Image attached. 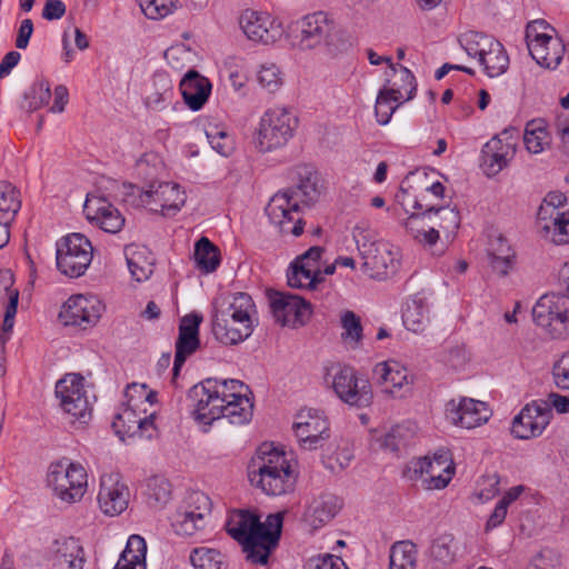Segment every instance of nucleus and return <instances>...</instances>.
I'll list each match as a JSON object with an SVG mask.
<instances>
[{
    "instance_id": "obj_1",
    "label": "nucleus",
    "mask_w": 569,
    "mask_h": 569,
    "mask_svg": "<svg viewBox=\"0 0 569 569\" xmlns=\"http://www.w3.org/2000/svg\"><path fill=\"white\" fill-rule=\"evenodd\" d=\"M282 527L280 513L269 515L264 522L248 510L229 513L226 530L240 543L246 558L253 565H267L271 551L277 547Z\"/></svg>"
},
{
    "instance_id": "obj_2",
    "label": "nucleus",
    "mask_w": 569,
    "mask_h": 569,
    "mask_svg": "<svg viewBox=\"0 0 569 569\" xmlns=\"http://www.w3.org/2000/svg\"><path fill=\"white\" fill-rule=\"evenodd\" d=\"M248 478L266 495L281 496L293 490L297 477L286 453L263 443L248 466Z\"/></svg>"
},
{
    "instance_id": "obj_3",
    "label": "nucleus",
    "mask_w": 569,
    "mask_h": 569,
    "mask_svg": "<svg viewBox=\"0 0 569 569\" xmlns=\"http://www.w3.org/2000/svg\"><path fill=\"white\" fill-rule=\"evenodd\" d=\"M257 309L246 292H237L230 297L227 307L214 311L212 332L223 345H237L249 338L257 325Z\"/></svg>"
},
{
    "instance_id": "obj_4",
    "label": "nucleus",
    "mask_w": 569,
    "mask_h": 569,
    "mask_svg": "<svg viewBox=\"0 0 569 569\" xmlns=\"http://www.w3.org/2000/svg\"><path fill=\"white\" fill-rule=\"evenodd\" d=\"M241 387L242 382L240 380L212 378L192 386L188 391V400L191 402L194 420L211 425L214 420L220 419L227 391H236L237 388Z\"/></svg>"
},
{
    "instance_id": "obj_5",
    "label": "nucleus",
    "mask_w": 569,
    "mask_h": 569,
    "mask_svg": "<svg viewBox=\"0 0 569 569\" xmlns=\"http://www.w3.org/2000/svg\"><path fill=\"white\" fill-rule=\"evenodd\" d=\"M298 127L297 117L284 107L269 108L260 118L253 142L260 152L284 147Z\"/></svg>"
},
{
    "instance_id": "obj_6",
    "label": "nucleus",
    "mask_w": 569,
    "mask_h": 569,
    "mask_svg": "<svg viewBox=\"0 0 569 569\" xmlns=\"http://www.w3.org/2000/svg\"><path fill=\"white\" fill-rule=\"evenodd\" d=\"M459 43L470 58L478 59L488 77H499L507 71L509 56L502 43L493 37L477 31H468L459 37Z\"/></svg>"
},
{
    "instance_id": "obj_7",
    "label": "nucleus",
    "mask_w": 569,
    "mask_h": 569,
    "mask_svg": "<svg viewBox=\"0 0 569 569\" xmlns=\"http://www.w3.org/2000/svg\"><path fill=\"white\" fill-rule=\"evenodd\" d=\"M325 382L342 402L351 407L366 408L372 403L373 392L369 380L359 377L350 366H332L327 370Z\"/></svg>"
},
{
    "instance_id": "obj_8",
    "label": "nucleus",
    "mask_w": 569,
    "mask_h": 569,
    "mask_svg": "<svg viewBox=\"0 0 569 569\" xmlns=\"http://www.w3.org/2000/svg\"><path fill=\"white\" fill-rule=\"evenodd\" d=\"M456 472L455 463L446 450L432 457H422L408 462L405 476L412 481H421L427 490L445 489Z\"/></svg>"
},
{
    "instance_id": "obj_9",
    "label": "nucleus",
    "mask_w": 569,
    "mask_h": 569,
    "mask_svg": "<svg viewBox=\"0 0 569 569\" xmlns=\"http://www.w3.org/2000/svg\"><path fill=\"white\" fill-rule=\"evenodd\" d=\"M47 483L56 497L73 503L84 496L88 475L80 463L61 460L49 466Z\"/></svg>"
},
{
    "instance_id": "obj_10",
    "label": "nucleus",
    "mask_w": 569,
    "mask_h": 569,
    "mask_svg": "<svg viewBox=\"0 0 569 569\" xmlns=\"http://www.w3.org/2000/svg\"><path fill=\"white\" fill-rule=\"evenodd\" d=\"M296 27L300 32L297 46L301 50L325 46L331 51L332 48H337V40L342 33L335 20L325 11L303 16L296 22Z\"/></svg>"
},
{
    "instance_id": "obj_11",
    "label": "nucleus",
    "mask_w": 569,
    "mask_h": 569,
    "mask_svg": "<svg viewBox=\"0 0 569 569\" xmlns=\"http://www.w3.org/2000/svg\"><path fill=\"white\" fill-rule=\"evenodd\" d=\"M92 254V244L84 234H68L57 242V268L69 278H78L90 266Z\"/></svg>"
},
{
    "instance_id": "obj_12",
    "label": "nucleus",
    "mask_w": 569,
    "mask_h": 569,
    "mask_svg": "<svg viewBox=\"0 0 569 569\" xmlns=\"http://www.w3.org/2000/svg\"><path fill=\"white\" fill-rule=\"evenodd\" d=\"M532 316L535 322L552 338L562 339L569 335V298L565 295H543L536 302Z\"/></svg>"
},
{
    "instance_id": "obj_13",
    "label": "nucleus",
    "mask_w": 569,
    "mask_h": 569,
    "mask_svg": "<svg viewBox=\"0 0 569 569\" xmlns=\"http://www.w3.org/2000/svg\"><path fill=\"white\" fill-rule=\"evenodd\" d=\"M54 392L62 411L70 417L72 422H88L91 418V407L81 375L67 373L56 383Z\"/></svg>"
},
{
    "instance_id": "obj_14",
    "label": "nucleus",
    "mask_w": 569,
    "mask_h": 569,
    "mask_svg": "<svg viewBox=\"0 0 569 569\" xmlns=\"http://www.w3.org/2000/svg\"><path fill=\"white\" fill-rule=\"evenodd\" d=\"M301 208L300 199H297L291 192L281 190L271 197L264 210L270 223L277 227L281 233L299 237L305 228Z\"/></svg>"
},
{
    "instance_id": "obj_15",
    "label": "nucleus",
    "mask_w": 569,
    "mask_h": 569,
    "mask_svg": "<svg viewBox=\"0 0 569 569\" xmlns=\"http://www.w3.org/2000/svg\"><path fill=\"white\" fill-rule=\"evenodd\" d=\"M210 512L209 497L201 491L190 492L171 516V526L178 535L192 536L204 528Z\"/></svg>"
},
{
    "instance_id": "obj_16",
    "label": "nucleus",
    "mask_w": 569,
    "mask_h": 569,
    "mask_svg": "<svg viewBox=\"0 0 569 569\" xmlns=\"http://www.w3.org/2000/svg\"><path fill=\"white\" fill-rule=\"evenodd\" d=\"M515 132L517 133L515 129L505 130L482 147L480 167L487 177L498 174L513 159L517 151Z\"/></svg>"
},
{
    "instance_id": "obj_17",
    "label": "nucleus",
    "mask_w": 569,
    "mask_h": 569,
    "mask_svg": "<svg viewBox=\"0 0 569 569\" xmlns=\"http://www.w3.org/2000/svg\"><path fill=\"white\" fill-rule=\"evenodd\" d=\"M293 430L301 448L316 450L329 438V422L322 411L303 409L293 422Z\"/></svg>"
},
{
    "instance_id": "obj_18",
    "label": "nucleus",
    "mask_w": 569,
    "mask_h": 569,
    "mask_svg": "<svg viewBox=\"0 0 569 569\" xmlns=\"http://www.w3.org/2000/svg\"><path fill=\"white\" fill-rule=\"evenodd\" d=\"M268 297L274 320L281 326H302L311 315V305L297 295L271 291Z\"/></svg>"
},
{
    "instance_id": "obj_19",
    "label": "nucleus",
    "mask_w": 569,
    "mask_h": 569,
    "mask_svg": "<svg viewBox=\"0 0 569 569\" xmlns=\"http://www.w3.org/2000/svg\"><path fill=\"white\" fill-rule=\"evenodd\" d=\"M186 202V193L173 182H160L150 186L149 190L140 193V203L152 212L163 216H174Z\"/></svg>"
},
{
    "instance_id": "obj_20",
    "label": "nucleus",
    "mask_w": 569,
    "mask_h": 569,
    "mask_svg": "<svg viewBox=\"0 0 569 569\" xmlns=\"http://www.w3.org/2000/svg\"><path fill=\"white\" fill-rule=\"evenodd\" d=\"M492 411L483 401L462 397L450 400L446 406V417L455 426L473 429L485 425Z\"/></svg>"
},
{
    "instance_id": "obj_21",
    "label": "nucleus",
    "mask_w": 569,
    "mask_h": 569,
    "mask_svg": "<svg viewBox=\"0 0 569 569\" xmlns=\"http://www.w3.org/2000/svg\"><path fill=\"white\" fill-rule=\"evenodd\" d=\"M239 24L249 40L263 44L274 43L283 33L281 23L267 12L246 10Z\"/></svg>"
},
{
    "instance_id": "obj_22",
    "label": "nucleus",
    "mask_w": 569,
    "mask_h": 569,
    "mask_svg": "<svg viewBox=\"0 0 569 569\" xmlns=\"http://www.w3.org/2000/svg\"><path fill=\"white\" fill-rule=\"evenodd\" d=\"M102 310L103 306L96 297L77 295L64 302L59 316L66 326L86 329L99 321Z\"/></svg>"
},
{
    "instance_id": "obj_23",
    "label": "nucleus",
    "mask_w": 569,
    "mask_h": 569,
    "mask_svg": "<svg viewBox=\"0 0 569 569\" xmlns=\"http://www.w3.org/2000/svg\"><path fill=\"white\" fill-rule=\"evenodd\" d=\"M552 418V411L547 405L528 403L513 418L511 432L518 439L539 437Z\"/></svg>"
},
{
    "instance_id": "obj_24",
    "label": "nucleus",
    "mask_w": 569,
    "mask_h": 569,
    "mask_svg": "<svg viewBox=\"0 0 569 569\" xmlns=\"http://www.w3.org/2000/svg\"><path fill=\"white\" fill-rule=\"evenodd\" d=\"M130 491L118 473L103 475L100 480L98 503L100 510L110 517L122 513L129 503Z\"/></svg>"
},
{
    "instance_id": "obj_25",
    "label": "nucleus",
    "mask_w": 569,
    "mask_h": 569,
    "mask_svg": "<svg viewBox=\"0 0 569 569\" xmlns=\"http://www.w3.org/2000/svg\"><path fill=\"white\" fill-rule=\"evenodd\" d=\"M373 377L386 393L403 398L411 390L412 378L408 369L398 361L379 362L373 368Z\"/></svg>"
},
{
    "instance_id": "obj_26",
    "label": "nucleus",
    "mask_w": 569,
    "mask_h": 569,
    "mask_svg": "<svg viewBox=\"0 0 569 569\" xmlns=\"http://www.w3.org/2000/svg\"><path fill=\"white\" fill-rule=\"evenodd\" d=\"M83 210L87 219L104 232L117 233L124 226L122 213L103 197L88 196Z\"/></svg>"
},
{
    "instance_id": "obj_27",
    "label": "nucleus",
    "mask_w": 569,
    "mask_h": 569,
    "mask_svg": "<svg viewBox=\"0 0 569 569\" xmlns=\"http://www.w3.org/2000/svg\"><path fill=\"white\" fill-rule=\"evenodd\" d=\"M201 321L202 317L198 313L187 315L181 319L172 369L174 376H178L187 358L199 348V326Z\"/></svg>"
},
{
    "instance_id": "obj_28",
    "label": "nucleus",
    "mask_w": 569,
    "mask_h": 569,
    "mask_svg": "<svg viewBox=\"0 0 569 569\" xmlns=\"http://www.w3.org/2000/svg\"><path fill=\"white\" fill-rule=\"evenodd\" d=\"M52 562L58 569H82L84 552L80 541L73 537L56 539L51 548Z\"/></svg>"
},
{
    "instance_id": "obj_29",
    "label": "nucleus",
    "mask_w": 569,
    "mask_h": 569,
    "mask_svg": "<svg viewBox=\"0 0 569 569\" xmlns=\"http://www.w3.org/2000/svg\"><path fill=\"white\" fill-rule=\"evenodd\" d=\"M342 501L332 493H323L315 498L305 511V522L313 530L321 528L336 517Z\"/></svg>"
},
{
    "instance_id": "obj_30",
    "label": "nucleus",
    "mask_w": 569,
    "mask_h": 569,
    "mask_svg": "<svg viewBox=\"0 0 569 569\" xmlns=\"http://www.w3.org/2000/svg\"><path fill=\"white\" fill-rule=\"evenodd\" d=\"M180 91L186 104L191 110L198 111L210 96L211 83L196 70H190L180 81Z\"/></svg>"
},
{
    "instance_id": "obj_31",
    "label": "nucleus",
    "mask_w": 569,
    "mask_h": 569,
    "mask_svg": "<svg viewBox=\"0 0 569 569\" xmlns=\"http://www.w3.org/2000/svg\"><path fill=\"white\" fill-rule=\"evenodd\" d=\"M247 387L242 383L236 391H227L226 401L222 403L221 418L228 419L232 425H243L250 421L252 417L253 405L243 393Z\"/></svg>"
},
{
    "instance_id": "obj_32",
    "label": "nucleus",
    "mask_w": 569,
    "mask_h": 569,
    "mask_svg": "<svg viewBox=\"0 0 569 569\" xmlns=\"http://www.w3.org/2000/svg\"><path fill=\"white\" fill-rule=\"evenodd\" d=\"M385 89L389 93L398 96L402 101H409L413 98L417 90L416 78L412 72L401 64H390L389 71H386Z\"/></svg>"
},
{
    "instance_id": "obj_33",
    "label": "nucleus",
    "mask_w": 569,
    "mask_h": 569,
    "mask_svg": "<svg viewBox=\"0 0 569 569\" xmlns=\"http://www.w3.org/2000/svg\"><path fill=\"white\" fill-rule=\"evenodd\" d=\"M153 421L154 413L140 417L132 409L131 405H129V407L124 408L116 416L112 427L121 439L126 436L133 437L136 435H140L142 437L149 428H153Z\"/></svg>"
},
{
    "instance_id": "obj_34",
    "label": "nucleus",
    "mask_w": 569,
    "mask_h": 569,
    "mask_svg": "<svg viewBox=\"0 0 569 569\" xmlns=\"http://www.w3.org/2000/svg\"><path fill=\"white\" fill-rule=\"evenodd\" d=\"M298 183L295 187L284 189L300 199L301 207H309L315 203L321 193L318 173L308 166L298 168Z\"/></svg>"
},
{
    "instance_id": "obj_35",
    "label": "nucleus",
    "mask_w": 569,
    "mask_h": 569,
    "mask_svg": "<svg viewBox=\"0 0 569 569\" xmlns=\"http://www.w3.org/2000/svg\"><path fill=\"white\" fill-rule=\"evenodd\" d=\"M361 258L363 260L361 270L373 279H381L388 276L389 270L393 271L396 268L395 258L383 242L372 248L370 253H366Z\"/></svg>"
},
{
    "instance_id": "obj_36",
    "label": "nucleus",
    "mask_w": 569,
    "mask_h": 569,
    "mask_svg": "<svg viewBox=\"0 0 569 569\" xmlns=\"http://www.w3.org/2000/svg\"><path fill=\"white\" fill-rule=\"evenodd\" d=\"M124 257L132 278L138 282L149 279L153 273L154 258L148 248L137 244L126 246Z\"/></svg>"
},
{
    "instance_id": "obj_37",
    "label": "nucleus",
    "mask_w": 569,
    "mask_h": 569,
    "mask_svg": "<svg viewBox=\"0 0 569 569\" xmlns=\"http://www.w3.org/2000/svg\"><path fill=\"white\" fill-rule=\"evenodd\" d=\"M407 232L419 243L432 248L437 243V233L431 223L429 208L423 212H412L403 220Z\"/></svg>"
},
{
    "instance_id": "obj_38",
    "label": "nucleus",
    "mask_w": 569,
    "mask_h": 569,
    "mask_svg": "<svg viewBox=\"0 0 569 569\" xmlns=\"http://www.w3.org/2000/svg\"><path fill=\"white\" fill-rule=\"evenodd\" d=\"M458 545L450 533L435 538L429 548V559L432 569H443L457 559Z\"/></svg>"
},
{
    "instance_id": "obj_39",
    "label": "nucleus",
    "mask_w": 569,
    "mask_h": 569,
    "mask_svg": "<svg viewBox=\"0 0 569 569\" xmlns=\"http://www.w3.org/2000/svg\"><path fill=\"white\" fill-rule=\"evenodd\" d=\"M528 50L539 66L556 69L561 62L565 46L559 39L550 37L548 42L533 43Z\"/></svg>"
},
{
    "instance_id": "obj_40",
    "label": "nucleus",
    "mask_w": 569,
    "mask_h": 569,
    "mask_svg": "<svg viewBox=\"0 0 569 569\" xmlns=\"http://www.w3.org/2000/svg\"><path fill=\"white\" fill-rule=\"evenodd\" d=\"M174 96L173 84L169 76L159 72L153 76V91L144 100L148 109L162 111L172 103Z\"/></svg>"
},
{
    "instance_id": "obj_41",
    "label": "nucleus",
    "mask_w": 569,
    "mask_h": 569,
    "mask_svg": "<svg viewBox=\"0 0 569 569\" xmlns=\"http://www.w3.org/2000/svg\"><path fill=\"white\" fill-rule=\"evenodd\" d=\"M146 540L141 536L132 535L113 569H146Z\"/></svg>"
},
{
    "instance_id": "obj_42",
    "label": "nucleus",
    "mask_w": 569,
    "mask_h": 569,
    "mask_svg": "<svg viewBox=\"0 0 569 569\" xmlns=\"http://www.w3.org/2000/svg\"><path fill=\"white\" fill-rule=\"evenodd\" d=\"M405 327L413 332H422L429 322V308L426 299L419 295L412 296L402 312Z\"/></svg>"
},
{
    "instance_id": "obj_43",
    "label": "nucleus",
    "mask_w": 569,
    "mask_h": 569,
    "mask_svg": "<svg viewBox=\"0 0 569 569\" xmlns=\"http://www.w3.org/2000/svg\"><path fill=\"white\" fill-rule=\"evenodd\" d=\"M523 143L528 152L538 154L551 146V136L542 119L527 122L523 132Z\"/></svg>"
},
{
    "instance_id": "obj_44",
    "label": "nucleus",
    "mask_w": 569,
    "mask_h": 569,
    "mask_svg": "<svg viewBox=\"0 0 569 569\" xmlns=\"http://www.w3.org/2000/svg\"><path fill=\"white\" fill-rule=\"evenodd\" d=\"M431 223L439 221V228L442 231L447 242L452 241L458 228L460 227V213L455 208L449 207H430Z\"/></svg>"
},
{
    "instance_id": "obj_45",
    "label": "nucleus",
    "mask_w": 569,
    "mask_h": 569,
    "mask_svg": "<svg viewBox=\"0 0 569 569\" xmlns=\"http://www.w3.org/2000/svg\"><path fill=\"white\" fill-rule=\"evenodd\" d=\"M288 284L291 288L315 290L317 284L323 281L320 273L306 268L297 261H292L287 272Z\"/></svg>"
},
{
    "instance_id": "obj_46",
    "label": "nucleus",
    "mask_w": 569,
    "mask_h": 569,
    "mask_svg": "<svg viewBox=\"0 0 569 569\" xmlns=\"http://www.w3.org/2000/svg\"><path fill=\"white\" fill-rule=\"evenodd\" d=\"M171 485L168 479L154 476L148 479L146 498L150 508L162 509L171 500Z\"/></svg>"
},
{
    "instance_id": "obj_47",
    "label": "nucleus",
    "mask_w": 569,
    "mask_h": 569,
    "mask_svg": "<svg viewBox=\"0 0 569 569\" xmlns=\"http://www.w3.org/2000/svg\"><path fill=\"white\" fill-rule=\"evenodd\" d=\"M21 208L17 189L8 181H0V219L13 221Z\"/></svg>"
},
{
    "instance_id": "obj_48",
    "label": "nucleus",
    "mask_w": 569,
    "mask_h": 569,
    "mask_svg": "<svg viewBox=\"0 0 569 569\" xmlns=\"http://www.w3.org/2000/svg\"><path fill=\"white\" fill-rule=\"evenodd\" d=\"M194 259L198 267L204 272L214 271L220 263L217 247L206 237L196 243Z\"/></svg>"
},
{
    "instance_id": "obj_49",
    "label": "nucleus",
    "mask_w": 569,
    "mask_h": 569,
    "mask_svg": "<svg viewBox=\"0 0 569 569\" xmlns=\"http://www.w3.org/2000/svg\"><path fill=\"white\" fill-rule=\"evenodd\" d=\"M415 435L411 423L397 425L390 429L381 439V447L389 451H399L407 447Z\"/></svg>"
},
{
    "instance_id": "obj_50",
    "label": "nucleus",
    "mask_w": 569,
    "mask_h": 569,
    "mask_svg": "<svg viewBox=\"0 0 569 569\" xmlns=\"http://www.w3.org/2000/svg\"><path fill=\"white\" fill-rule=\"evenodd\" d=\"M51 98L50 83L47 80H37L24 93L22 108L29 112L48 104Z\"/></svg>"
},
{
    "instance_id": "obj_51",
    "label": "nucleus",
    "mask_w": 569,
    "mask_h": 569,
    "mask_svg": "<svg viewBox=\"0 0 569 569\" xmlns=\"http://www.w3.org/2000/svg\"><path fill=\"white\" fill-rule=\"evenodd\" d=\"M341 327L343 329L341 339L351 348H357L362 341V325L360 317L353 311L347 310L341 315Z\"/></svg>"
},
{
    "instance_id": "obj_52",
    "label": "nucleus",
    "mask_w": 569,
    "mask_h": 569,
    "mask_svg": "<svg viewBox=\"0 0 569 569\" xmlns=\"http://www.w3.org/2000/svg\"><path fill=\"white\" fill-rule=\"evenodd\" d=\"M402 102L401 98L389 93L387 89L382 88L378 93L375 106V113L378 123L381 126L388 124L393 112Z\"/></svg>"
},
{
    "instance_id": "obj_53",
    "label": "nucleus",
    "mask_w": 569,
    "mask_h": 569,
    "mask_svg": "<svg viewBox=\"0 0 569 569\" xmlns=\"http://www.w3.org/2000/svg\"><path fill=\"white\" fill-rule=\"evenodd\" d=\"M190 562L194 569H226L224 557L216 549H193Z\"/></svg>"
},
{
    "instance_id": "obj_54",
    "label": "nucleus",
    "mask_w": 569,
    "mask_h": 569,
    "mask_svg": "<svg viewBox=\"0 0 569 569\" xmlns=\"http://www.w3.org/2000/svg\"><path fill=\"white\" fill-rule=\"evenodd\" d=\"M389 560L392 565H406L416 568L417 566V549L410 541H398L391 549Z\"/></svg>"
},
{
    "instance_id": "obj_55",
    "label": "nucleus",
    "mask_w": 569,
    "mask_h": 569,
    "mask_svg": "<svg viewBox=\"0 0 569 569\" xmlns=\"http://www.w3.org/2000/svg\"><path fill=\"white\" fill-rule=\"evenodd\" d=\"M148 19L159 20L169 16L176 8L177 0H138Z\"/></svg>"
},
{
    "instance_id": "obj_56",
    "label": "nucleus",
    "mask_w": 569,
    "mask_h": 569,
    "mask_svg": "<svg viewBox=\"0 0 569 569\" xmlns=\"http://www.w3.org/2000/svg\"><path fill=\"white\" fill-rule=\"evenodd\" d=\"M566 213L567 212H553V209H549L548 207L543 210H538L537 223L546 239L551 241V236H553L557 228L560 227Z\"/></svg>"
},
{
    "instance_id": "obj_57",
    "label": "nucleus",
    "mask_w": 569,
    "mask_h": 569,
    "mask_svg": "<svg viewBox=\"0 0 569 569\" xmlns=\"http://www.w3.org/2000/svg\"><path fill=\"white\" fill-rule=\"evenodd\" d=\"M257 80L269 92L277 91L282 84L280 70L274 63L262 64L258 71Z\"/></svg>"
},
{
    "instance_id": "obj_58",
    "label": "nucleus",
    "mask_w": 569,
    "mask_h": 569,
    "mask_svg": "<svg viewBox=\"0 0 569 569\" xmlns=\"http://www.w3.org/2000/svg\"><path fill=\"white\" fill-rule=\"evenodd\" d=\"M352 237L361 257L366 253H370L372 248L381 243L377 240L375 230L362 224H358L353 228Z\"/></svg>"
},
{
    "instance_id": "obj_59",
    "label": "nucleus",
    "mask_w": 569,
    "mask_h": 569,
    "mask_svg": "<svg viewBox=\"0 0 569 569\" xmlns=\"http://www.w3.org/2000/svg\"><path fill=\"white\" fill-rule=\"evenodd\" d=\"M206 136L212 149H214L219 154H230L232 150V139L224 130L219 129L218 127H212L206 131Z\"/></svg>"
},
{
    "instance_id": "obj_60",
    "label": "nucleus",
    "mask_w": 569,
    "mask_h": 569,
    "mask_svg": "<svg viewBox=\"0 0 569 569\" xmlns=\"http://www.w3.org/2000/svg\"><path fill=\"white\" fill-rule=\"evenodd\" d=\"M549 31H553V29L543 20H535L528 23L526 28V40L528 49L533 43H540L549 40L552 37Z\"/></svg>"
},
{
    "instance_id": "obj_61",
    "label": "nucleus",
    "mask_w": 569,
    "mask_h": 569,
    "mask_svg": "<svg viewBox=\"0 0 569 569\" xmlns=\"http://www.w3.org/2000/svg\"><path fill=\"white\" fill-rule=\"evenodd\" d=\"M14 279L10 270H0V310L7 308L11 300L19 301V290L13 288Z\"/></svg>"
},
{
    "instance_id": "obj_62",
    "label": "nucleus",
    "mask_w": 569,
    "mask_h": 569,
    "mask_svg": "<svg viewBox=\"0 0 569 569\" xmlns=\"http://www.w3.org/2000/svg\"><path fill=\"white\" fill-rule=\"evenodd\" d=\"M17 309H18L17 298L14 297L6 308L4 318H3L2 328H1L2 332L0 333V355L4 353V346L9 339V335L12 331Z\"/></svg>"
},
{
    "instance_id": "obj_63",
    "label": "nucleus",
    "mask_w": 569,
    "mask_h": 569,
    "mask_svg": "<svg viewBox=\"0 0 569 569\" xmlns=\"http://www.w3.org/2000/svg\"><path fill=\"white\" fill-rule=\"evenodd\" d=\"M552 376L557 387L569 389V351L553 365Z\"/></svg>"
},
{
    "instance_id": "obj_64",
    "label": "nucleus",
    "mask_w": 569,
    "mask_h": 569,
    "mask_svg": "<svg viewBox=\"0 0 569 569\" xmlns=\"http://www.w3.org/2000/svg\"><path fill=\"white\" fill-rule=\"evenodd\" d=\"M323 253V248L320 246H313L309 248L305 253L297 257L295 261L299 262L306 268L313 269L315 272L322 274L319 266V261Z\"/></svg>"
}]
</instances>
